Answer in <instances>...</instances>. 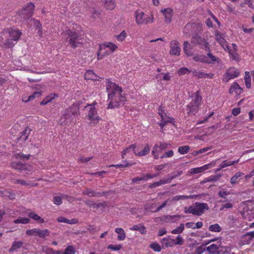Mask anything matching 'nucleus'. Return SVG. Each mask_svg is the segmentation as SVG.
Instances as JSON below:
<instances>
[{"mask_svg": "<svg viewBox=\"0 0 254 254\" xmlns=\"http://www.w3.org/2000/svg\"><path fill=\"white\" fill-rule=\"evenodd\" d=\"M106 87L109 102L108 109L116 108L125 104L127 98L121 87L110 79L106 80Z\"/></svg>", "mask_w": 254, "mask_h": 254, "instance_id": "obj_1", "label": "nucleus"}, {"mask_svg": "<svg viewBox=\"0 0 254 254\" xmlns=\"http://www.w3.org/2000/svg\"><path fill=\"white\" fill-rule=\"evenodd\" d=\"M21 33L18 29H6L0 34L1 42L7 47L13 46L19 39Z\"/></svg>", "mask_w": 254, "mask_h": 254, "instance_id": "obj_2", "label": "nucleus"}, {"mask_svg": "<svg viewBox=\"0 0 254 254\" xmlns=\"http://www.w3.org/2000/svg\"><path fill=\"white\" fill-rule=\"evenodd\" d=\"M78 114V107L76 105L73 104L65 111L64 113L59 120V123L61 125H69L75 116Z\"/></svg>", "mask_w": 254, "mask_h": 254, "instance_id": "obj_3", "label": "nucleus"}, {"mask_svg": "<svg viewBox=\"0 0 254 254\" xmlns=\"http://www.w3.org/2000/svg\"><path fill=\"white\" fill-rule=\"evenodd\" d=\"M78 114V107L76 105L73 104L65 111L64 113L59 120V123L61 125H69L75 116Z\"/></svg>", "mask_w": 254, "mask_h": 254, "instance_id": "obj_4", "label": "nucleus"}, {"mask_svg": "<svg viewBox=\"0 0 254 254\" xmlns=\"http://www.w3.org/2000/svg\"><path fill=\"white\" fill-rule=\"evenodd\" d=\"M65 33L68 36L66 41L72 48H76L83 43V40L81 38L79 30L73 28L72 29L66 30Z\"/></svg>", "mask_w": 254, "mask_h": 254, "instance_id": "obj_5", "label": "nucleus"}, {"mask_svg": "<svg viewBox=\"0 0 254 254\" xmlns=\"http://www.w3.org/2000/svg\"><path fill=\"white\" fill-rule=\"evenodd\" d=\"M202 98L198 91L195 92L191 96L190 102L187 106L186 110L189 115H194L198 111L201 103Z\"/></svg>", "mask_w": 254, "mask_h": 254, "instance_id": "obj_6", "label": "nucleus"}, {"mask_svg": "<svg viewBox=\"0 0 254 254\" xmlns=\"http://www.w3.org/2000/svg\"><path fill=\"white\" fill-rule=\"evenodd\" d=\"M140 147L136 146L135 144L129 145L122 151V157L123 159L125 158V156L127 154H131L133 152L136 156H143L147 155L150 150V147L148 144H146L143 148V151H140Z\"/></svg>", "mask_w": 254, "mask_h": 254, "instance_id": "obj_7", "label": "nucleus"}, {"mask_svg": "<svg viewBox=\"0 0 254 254\" xmlns=\"http://www.w3.org/2000/svg\"><path fill=\"white\" fill-rule=\"evenodd\" d=\"M208 209L209 206L207 203L196 202L193 205L190 206L187 209H186L185 213L199 216L202 215L205 210Z\"/></svg>", "mask_w": 254, "mask_h": 254, "instance_id": "obj_8", "label": "nucleus"}, {"mask_svg": "<svg viewBox=\"0 0 254 254\" xmlns=\"http://www.w3.org/2000/svg\"><path fill=\"white\" fill-rule=\"evenodd\" d=\"M134 16L137 24L146 25L154 22V18L153 15H145L144 13L140 10L135 11Z\"/></svg>", "mask_w": 254, "mask_h": 254, "instance_id": "obj_9", "label": "nucleus"}, {"mask_svg": "<svg viewBox=\"0 0 254 254\" xmlns=\"http://www.w3.org/2000/svg\"><path fill=\"white\" fill-rule=\"evenodd\" d=\"M97 104L96 101H94L91 104H88L85 108L88 110L87 116L90 120V124H96L101 120V118L97 114V111L95 106Z\"/></svg>", "mask_w": 254, "mask_h": 254, "instance_id": "obj_10", "label": "nucleus"}, {"mask_svg": "<svg viewBox=\"0 0 254 254\" xmlns=\"http://www.w3.org/2000/svg\"><path fill=\"white\" fill-rule=\"evenodd\" d=\"M161 243L162 247H173L175 245L182 246L184 244V240L180 235H178L176 239H172L171 236H168L163 238Z\"/></svg>", "mask_w": 254, "mask_h": 254, "instance_id": "obj_11", "label": "nucleus"}, {"mask_svg": "<svg viewBox=\"0 0 254 254\" xmlns=\"http://www.w3.org/2000/svg\"><path fill=\"white\" fill-rule=\"evenodd\" d=\"M34 9V5L32 3H28L25 8L18 12L17 18L22 22L29 19L32 16Z\"/></svg>", "mask_w": 254, "mask_h": 254, "instance_id": "obj_12", "label": "nucleus"}, {"mask_svg": "<svg viewBox=\"0 0 254 254\" xmlns=\"http://www.w3.org/2000/svg\"><path fill=\"white\" fill-rule=\"evenodd\" d=\"M238 69L235 67H230L228 69L223 75L222 80L224 82H228L231 79L238 77L239 75Z\"/></svg>", "mask_w": 254, "mask_h": 254, "instance_id": "obj_13", "label": "nucleus"}, {"mask_svg": "<svg viewBox=\"0 0 254 254\" xmlns=\"http://www.w3.org/2000/svg\"><path fill=\"white\" fill-rule=\"evenodd\" d=\"M158 113L161 118V122L159 124L161 128H163L167 123H174V119L168 116L164 111L160 109Z\"/></svg>", "mask_w": 254, "mask_h": 254, "instance_id": "obj_14", "label": "nucleus"}, {"mask_svg": "<svg viewBox=\"0 0 254 254\" xmlns=\"http://www.w3.org/2000/svg\"><path fill=\"white\" fill-rule=\"evenodd\" d=\"M161 13L163 14L164 18V22L166 24H170L174 15L173 10L170 7L162 8L160 10Z\"/></svg>", "mask_w": 254, "mask_h": 254, "instance_id": "obj_15", "label": "nucleus"}, {"mask_svg": "<svg viewBox=\"0 0 254 254\" xmlns=\"http://www.w3.org/2000/svg\"><path fill=\"white\" fill-rule=\"evenodd\" d=\"M191 44L193 46L197 45H200L202 46V48L205 50H208L209 51V44L203 39H202L199 36H195L192 38L191 41Z\"/></svg>", "mask_w": 254, "mask_h": 254, "instance_id": "obj_16", "label": "nucleus"}, {"mask_svg": "<svg viewBox=\"0 0 254 254\" xmlns=\"http://www.w3.org/2000/svg\"><path fill=\"white\" fill-rule=\"evenodd\" d=\"M238 47L236 44L233 43L232 44V47L229 46L228 50H224L225 52H227L230 56V59L233 61H238L239 59V56L237 53Z\"/></svg>", "mask_w": 254, "mask_h": 254, "instance_id": "obj_17", "label": "nucleus"}, {"mask_svg": "<svg viewBox=\"0 0 254 254\" xmlns=\"http://www.w3.org/2000/svg\"><path fill=\"white\" fill-rule=\"evenodd\" d=\"M216 41L220 45L224 50H228L229 45L228 42L224 37L220 34L218 31H216L214 33Z\"/></svg>", "mask_w": 254, "mask_h": 254, "instance_id": "obj_18", "label": "nucleus"}, {"mask_svg": "<svg viewBox=\"0 0 254 254\" xmlns=\"http://www.w3.org/2000/svg\"><path fill=\"white\" fill-rule=\"evenodd\" d=\"M243 92V89L239 84L235 82L231 86L229 89V93L232 95L237 96L240 95Z\"/></svg>", "mask_w": 254, "mask_h": 254, "instance_id": "obj_19", "label": "nucleus"}, {"mask_svg": "<svg viewBox=\"0 0 254 254\" xmlns=\"http://www.w3.org/2000/svg\"><path fill=\"white\" fill-rule=\"evenodd\" d=\"M220 61V59L217 57L210 52L204 55V63L207 64H212L215 63H219Z\"/></svg>", "mask_w": 254, "mask_h": 254, "instance_id": "obj_20", "label": "nucleus"}, {"mask_svg": "<svg viewBox=\"0 0 254 254\" xmlns=\"http://www.w3.org/2000/svg\"><path fill=\"white\" fill-rule=\"evenodd\" d=\"M181 48L179 46L178 41L174 40L171 42V50L170 53L171 55L179 56L180 54Z\"/></svg>", "mask_w": 254, "mask_h": 254, "instance_id": "obj_21", "label": "nucleus"}, {"mask_svg": "<svg viewBox=\"0 0 254 254\" xmlns=\"http://www.w3.org/2000/svg\"><path fill=\"white\" fill-rule=\"evenodd\" d=\"M193 75L198 78H212L213 74L211 73H205L202 70H194L192 71Z\"/></svg>", "mask_w": 254, "mask_h": 254, "instance_id": "obj_22", "label": "nucleus"}, {"mask_svg": "<svg viewBox=\"0 0 254 254\" xmlns=\"http://www.w3.org/2000/svg\"><path fill=\"white\" fill-rule=\"evenodd\" d=\"M211 164H207L200 167L192 168L190 170V173L191 174L200 173L210 168Z\"/></svg>", "mask_w": 254, "mask_h": 254, "instance_id": "obj_23", "label": "nucleus"}, {"mask_svg": "<svg viewBox=\"0 0 254 254\" xmlns=\"http://www.w3.org/2000/svg\"><path fill=\"white\" fill-rule=\"evenodd\" d=\"M117 48L118 46L111 42H107L101 45V50H106V49H108V50L112 53H113Z\"/></svg>", "mask_w": 254, "mask_h": 254, "instance_id": "obj_24", "label": "nucleus"}, {"mask_svg": "<svg viewBox=\"0 0 254 254\" xmlns=\"http://www.w3.org/2000/svg\"><path fill=\"white\" fill-rule=\"evenodd\" d=\"M11 167L16 170L22 171V170H28L30 171V169H28L27 167L26 164H23L20 162H13L11 163Z\"/></svg>", "mask_w": 254, "mask_h": 254, "instance_id": "obj_25", "label": "nucleus"}, {"mask_svg": "<svg viewBox=\"0 0 254 254\" xmlns=\"http://www.w3.org/2000/svg\"><path fill=\"white\" fill-rule=\"evenodd\" d=\"M192 47L191 44L189 42L185 41L184 43L183 50L188 57L192 55Z\"/></svg>", "mask_w": 254, "mask_h": 254, "instance_id": "obj_26", "label": "nucleus"}, {"mask_svg": "<svg viewBox=\"0 0 254 254\" xmlns=\"http://www.w3.org/2000/svg\"><path fill=\"white\" fill-rule=\"evenodd\" d=\"M244 175V173L241 172H238L235 174L230 179V183L234 185L239 182L240 178Z\"/></svg>", "mask_w": 254, "mask_h": 254, "instance_id": "obj_27", "label": "nucleus"}, {"mask_svg": "<svg viewBox=\"0 0 254 254\" xmlns=\"http://www.w3.org/2000/svg\"><path fill=\"white\" fill-rule=\"evenodd\" d=\"M111 54H112V53L107 49H106V50H101V45H100L97 54V59L98 60L103 59L105 56H107Z\"/></svg>", "mask_w": 254, "mask_h": 254, "instance_id": "obj_28", "label": "nucleus"}, {"mask_svg": "<svg viewBox=\"0 0 254 254\" xmlns=\"http://www.w3.org/2000/svg\"><path fill=\"white\" fill-rule=\"evenodd\" d=\"M115 231L118 234V240L124 241L126 237V234L123 228L120 227L116 228Z\"/></svg>", "mask_w": 254, "mask_h": 254, "instance_id": "obj_29", "label": "nucleus"}, {"mask_svg": "<svg viewBox=\"0 0 254 254\" xmlns=\"http://www.w3.org/2000/svg\"><path fill=\"white\" fill-rule=\"evenodd\" d=\"M162 151V149L158 144H155L152 150V155L155 159L160 158L159 154Z\"/></svg>", "mask_w": 254, "mask_h": 254, "instance_id": "obj_30", "label": "nucleus"}, {"mask_svg": "<svg viewBox=\"0 0 254 254\" xmlns=\"http://www.w3.org/2000/svg\"><path fill=\"white\" fill-rule=\"evenodd\" d=\"M85 78L87 80H97L98 76L91 70L86 71L84 74Z\"/></svg>", "mask_w": 254, "mask_h": 254, "instance_id": "obj_31", "label": "nucleus"}, {"mask_svg": "<svg viewBox=\"0 0 254 254\" xmlns=\"http://www.w3.org/2000/svg\"><path fill=\"white\" fill-rule=\"evenodd\" d=\"M218 246L216 244H211L206 247V251L208 254H217L218 251Z\"/></svg>", "mask_w": 254, "mask_h": 254, "instance_id": "obj_32", "label": "nucleus"}, {"mask_svg": "<svg viewBox=\"0 0 254 254\" xmlns=\"http://www.w3.org/2000/svg\"><path fill=\"white\" fill-rule=\"evenodd\" d=\"M92 5H93V4H92ZM87 10L88 11L87 14L90 15L94 19H96L100 17V13L96 10L92 6L89 7Z\"/></svg>", "mask_w": 254, "mask_h": 254, "instance_id": "obj_33", "label": "nucleus"}, {"mask_svg": "<svg viewBox=\"0 0 254 254\" xmlns=\"http://www.w3.org/2000/svg\"><path fill=\"white\" fill-rule=\"evenodd\" d=\"M31 129L30 128L26 127L21 133L19 138V140L25 141L28 137Z\"/></svg>", "mask_w": 254, "mask_h": 254, "instance_id": "obj_34", "label": "nucleus"}, {"mask_svg": "<svg viewBox=\"0 0 254 254\" xmlns=\"http://www.w3.org/2000/svg\"><path fill=\"white\" fill-rule=\"evenodd\" d=\"M104 3V6L109 9H113L115 7V2L114 0H101Z\"/></svg>", "mask_w": 254, "mask_h": 254, "instance_id": "obj_35", "label": "nucleus"}, {"mask_svg": "<svg viewBox=\"0 0 254 254\" xmlns=\"http://www.w3.org/2000/svg\"><path fill=\"white\" fill-rule=\"evenodd\" d=\"M82 193L84 195H86L90 197L101 195L100 192H96L90 189H86Z\"/></svg>", "mask_w": 254, "mask_h": 254, "instance_id": "obj_36", "label": "nucleus"}, {"mask_svg": "<svg viewBox=\"0 0 254 254\" xmlns=\"http://www.w3.org/2000/svg\"><path fill=\"white\" fill-rule=\"evenodd\" d=\"M29 24L31 25H34L37 29H38V34L41 35L42 34V31H41V25L39 21L35 20L34 19H31L29 21Z\"/></svg>", "mask_w": 254, "mask_h": 254, "instance_id": "obj_37", "label": "nucleus"}, {"mask_svg": "<svg viewBox=\"0 0 254 254\" xmlns=\"http://www.w3.org/2000/svg\"><path fill=\"white\" fill-rule=\"evenodd\" d=\"M130 229L133 231H138L142 234H144L146 233L145 228L141 225H134Z\"/></svg>", "mask_w": 254, "mask_h": 254, "instance_id": "obj_38", "label": "nucleus"}, {"mask_svg": "<svg viewBox=\"0 0 254 254\" xmlns=\"http://www.w3.org/2000/svg\"><path fill=\"white\" fill-rule=\"evenodd\" d=\"M249 237V239L247 241L244 242L243 243V245H247L250 243L253 238H254V232H249L246 233L245 235H243L244 239H247V237Z\"/></svg>", "mask_w": 254, "mask_h": 254, "instance_id": "obj_39", "label": "nucleus"}, {"mask_svg": "<svg viewBox=\"0 0 254 254\" xmlns=\"http://www.w3.org/2000/svg\"><path fill=\"white\" fill-rule=\"evenodd\" d=\"M28 216L31 219H33L34 220L39 222V223H42L44 222V219L34 212L29 213L28 214Z\"/></svg>", "mask_w": 254, "mask_h": 254, "instance_id": "obj_40", "label": "nucleus"}, {"mask_svg": "<svg viewBox=\"0 0 254 254\" xmlns=\"http://www.w3.org/2000/svg\"><path fill=\"white\" fill-rule=\"evenodd\" d=\"M193 198V195H178L174 196L172 198L173 200L178 201L180 200H185L186 199H192Z\"/></svg>", "mask_w": 254, "mask_h": 254, "instance_id": "obj_41", "label": "nucleus"}, {"mask_svg": "<svg viewBox=\"0 0 254 254\" xmlns=\"http://www.w3.org/2000/svg\"><path fill=\"white\" fill-rule=\"evenodd\" d=\"M41 95V91H37L35 92L32 95L29 96L28 98V99H26V98H23L22 100L23 101L25 102H27L29 101L33 100L36 97H39Z\"/></svg>", "mask_w": 254, "mask_h": 254, "instance_id": "obj_42", "label": "nucleus"}, {"mask_svg": "<svg viewBox=\"0 0 254 254\" xmlns=\"http://www.w3.org/2000/svg\"><path fill=\"white\" fill-rule=\"evenodd\" d=\"M23 243L21 241H14L9 251L11 252L15 251L16 250L19 249L22 246Z\"/></svg>", "mask_w": 254, "mask_h": 254, "instance_id": "obj_43", "label": "nucleus"}, {"mask_svg": "<svg viewBox=\"0 0 254 254\" xmlns=\"http://www.w3.org/2000/svg\"><path fill=\"white\" fill-rule=\"evenodd\" d=\"M185 229V224L181 223L180 226L171 231L173 234H180L182 233Z\"/></svg>", "mask_w": 254, "mask_h": 254, "instance_id": "obj_44", "label": "nucleus"}, {"mask_svg": "<svg viewBox=\"0 0 254 254\" xmlns=\"http://www.w3.org/2000/svg\"><path fill=\"white\" fill-rule=\"evenodd\" d=\"M245 84L247 88H250L251 87V76L250 74L249 71H246L245 72Z\"/></svg>", "mask_w": 254, "mask_h": 254, "instance_id": "obj_45", "label": "nucleus"}, {"mask_svg": "<svg viewBox=\"0 0 254 254\" xmlns=\"http://www.w3.org/2000/svg\"><path fill=\"white\" fill-rule=\"evenodd\" d=\"M30 222V219L27 218L19 217L14 220L13 223L15 224H28Z\"/></svg>", "mask_w": 254, "mask_h": 254, "instance_id": "obj_46", "label": "nucleus"}, {"mask_svg": "<svg viewBox=\"0 0 254 254\" xmlns=\"http://www.w3.org/2000/svg\"><path fill=\"white\" fill-rule=\"evenodd\" d=\"M49 234H50L49 231L47 229H45V230H42L38 229L37 236H39L40 238H44L45 237L49 236Z\"/></svg>", "mask_w": 254, "mask_h": 254, "instance_id": "obj_47", "label": "nucleus"}, {"mask_svg": "<svg viewBox=\"0 0 254 254\" xmlns=\"http://www.w3.org/2000/svg\"><path fill=\"white\" fill-rule=\"evenodd\" d=\"M192 25L191 24H187L184 29V33L186 34L187 36H190L191 33L192 32Z\"/></svg>", "mask_w": 254, "mask_h": 254, "instance_id": "obj_48", "label": "nucleus"}, {"mask_svg": "<svg viewBox=\"0 0 254 254\" xmlns=\"http://www.w3.org/2000/svg\"><path fill=\"white\" fill-rule=\"evenodd\" d=\"M222 229L218 224H215L211 225L209 227V230L214 232H219L221 231Z\"/></svg>", "mask_w": 254, "mask_h": 254, "instance_id": "obj_49", "label": "nucleus"}, {"mask_svg": "<svg viewBox=\"0 0 254 254\" xmlns=\"http://www.w3.org/2000/svg\"><path fill=\"white\" fill-rule=\"evenodd\" d=\"M56 95L55 94H51L47 96L41 102V105H46L48 103L52 101V100L55 98Z\"/></svg>", "mask_w": 254, "mask_h": 254, "instance_id": "obj_50", "label": "nucleus"}, {"mask_svg": "<svg viewBox=\"0 0 254 254\" xmlns=\"http://www.w3.org/2000/svg\"><path fill=\"white\" fill-rule=\"evenodd\" d=\"M170 183H171L170 180H169V178H168L166 179H161L158 182H154V186L158 187V186H161L162 185L167 184H169Z\"/></svg>", "mask_w": 254, "mask_h": 254, "instance_id": "obj_51", "label": "nucleus"}, {"mask_svg": "<svg viewBox=\"0 0 254 254\" xmlns=\"http://www.w3.org/2000/svg\"><path fill=\"white\" fill-rule=\"evenodd\" d=\"M230 166H232L231 161L225 160L220 164L219 168L217 169V171H219L222 169Z\"/></svg>", "mask_w": 254, "mask_h": 254, "instance_id": "obj_52", "label": "nucleus"}, {"mask_svg": "<svg viewBox=\"0 0 254 254\" xmlns=\"http://www.w3.org/2000/svg\"><path fill=\"white\" fill-rule=\"evenodd\" d=\"M193 60L195 62L204 63V55L195 54L193 57Z\"/></svg>", "mask_w": 254, "mask_h": 254, "instance_id": "obj_53", "label": "nucleus"}, {"mask_svg": "<svg viewBox=\"0 0 254 254\" xmlns=\"http://www.w3.org/2000/svg\"><path fill=\"white\" fill-rule=\"evenodd\" d=\"M190 149V147L188 145L180 146L178 148V152L181 154H185L187 153Z\"/></svg>", "mask_w": 254, "mask_h": 254, "instance_id": "obj_54", "label": "nucleus"}, {"mask_svg": "<svg viewBox=\"0 0 254 254\" xmlns=\"http://www.w3.org/2000/svg\"><path fill=\"white\" fill-rule=\"evenodd\" d=\"M150 247L155 252H160L161 251V246L157 243H152Z\"/></svg>", "mask_w": 254, "mask_h": 254, "instance_id": "obj_55", "label": "nucleus"}, {"mask_svg": "<svg viewBox=\"0 0 254 254\" xmlns=\"http://www.w3.org/2000/svg\"><path fill=\"white\" fill-rule=\"evenodd\" d=\"M190 71L187 67H182L178 70V74L179 75H183L186 74H189Z\"/></svg>", "mask_w": 254, "mask_h": 254, "instance_id": "obj_56", "label": "nucleus"}, {"mask_svg": "<svg viewBox=\"0 0 254 254\" xmlns=\"http://www.w3.org/2000/svg\"><path fill=\"white\" fill-rule=\"evenodd\" d=\"M108 249H110L114 251H118L120 250L122 248V245H109L108 246Z\"/></svg>", "mask_w": 254, "mask_h": 254, "instance_id": "obj_57", "label": "nucleus"}, {"mask_svg": "<svg viewBox=\"0 0 254 254\" xmlns=\"http://www.w3.org/2000/svg\"><path fill=\"white\" fill-rule=\"evenodd\" d=\"M38 229L34 228L28 229L26 231V234L28 236H37Z\"/></svg>", "mask_w": 254, "mask_h": 254, "instance_id": "obj_58", "label": "nucleus"}, {"mask_svg": "<svg viewBox=\"0 0 254 254\" xmlns=\"http://www.w3.org/2000/svg\"><path fill=\"white\" fill-rule=\"evenodd\" d=\"M127 33L125 30L123 31L119 35L116 36V38L119 41H123L127 37Z\"/></svg>", "mask_w": 254, "mask_h": 254, "instance_id": "obj_59", "label": "nucleus"}, {"mask_svg": "<svg viewBox=\"0 0 254 254\" xmlns=\"http://www.w3.org/2000/svg\"><path fill=\"white\" fill-rule=\"evenodd\" d=\"M182 173H183L182 171H178L177 172H175L173 173L171 175H170L169 176V177L168 178H169V180H170V182H171V181L174 179H175L177 177L180 176L182 174Z\"/></svg>", "mask_w": 254, "mask_h": 254, "instance_id": "obj_60", "label": "nucleus"}, {"mask_svg": "<svg viewBox=\"0 0 254 254\" xmlns=\"http://www.w3.org/2000/svg\"><path fill=\"white\" fill-rule=\"evenodd\" d=\"M219 254H235V253L231 251L230 248L224 247L222 249Z\"/></svg>", "mask_w": 254, "mask_h": 254, "instance_id": "obj_61", "label": "nucleus"}, {"mask_svg": "<svg viewBox=\"0 0 254 254\" xmlns=\"http://www.w3.org/2000/svg\"><path fill=\"white\" fill-rule=\"evenodd\" d=\"M174 155V152L173 150H169L168 151L165 152L162 155H161L160 158L161 159L165 158H170L172 157Z\"/></svg>", "mask_w": 254, "mask_h": 254, "instance_id": "obj_62", "label": "nucleus"}, {"mask_svg": "<svg viewBox=\"0 0 254 254\" xmlns=\"http://www.w3.org/2000/svg\"><path fill=\"white\" fill-rule=\"evenodd\" d=\"M75 250L72 246H68L65 250L64 254H74Z\"/></svg>", "mask_w": 254, "mask_h": 254, "instance_id": "obj_63", "label": "nucleus"}, {"mask_svg": "<svg viewBox=\"0 0 254 254\" xmlns=\"http://www.w3.org/2000/svg\"><path fill=\"white\" fill-rule=\"evenodd\" d=\"M53 201L54 204L59 205L62 203V198L60 196H56L54 197Z\"/></svg>", "mask_w": 254, "mask_h": 254, "instance_id": "obj_64", "label": "nucleus"}]
</instances>
